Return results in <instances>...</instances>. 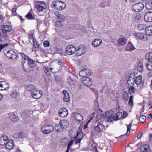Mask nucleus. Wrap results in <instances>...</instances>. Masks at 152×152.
Segmentation results:
<instances>
[{
    "instance_id": "5",
    "label": "nucleus",
    "mask_w": 152,
    "mask_h": 152,
    "mask_svg": "<svg viewBox=\"0 0 152 152\" xmlns=\"http://www.w3.org/2000/svg\"><path fill=\"white\" fill-rule=\"evenodd\" d=\"M54 130L53 127L51 125H44L41 128L42 132L45 134H49L53 131Z\"/></svg>"
},
{
    "instance_id": "28",
    "label": "nucleus",
    "mask_w": 152,
    "mask_h": 152,
    "mask_svg": "<svg viewBox=\"0 0 152 152\" xmlns=\"http://www.w3.org/2000/svg\"><path fill=\"white\" fill-rule=\"evenodd\" d=\"M145 34L148 36L152 35V26L146 27L145 30Z\"/></svg>"
},
{
    "instance_id": "9",
    "label": "nucleus",
    "mask_w": 152,
    "mask_h": 152,
    "mask_svg": "<svg viewBox=\"0 0 152 152\" xmlns=\"http://www.w3.org/2000/svg\"><path fill=\"white\" fill-rule=\"evenodd\" d=\"M35 7L37 8L38 10L42 11L46 8V6L45 3L40 1L37 2L35 4Z\"/></svg>"
},
{
    "instance_id": "23",
    "label": "nucleus",
    "mask_w": 152,
    "mask_h": 152,
    "mask_svg": "<svg viewBox=\"0 0 152 152\" xmlns=\"http://www.w3.org/2000/svg\"><path fill=\"white\" fill-rule=\"evenodd\" d=\"M102 41L99 39H94L92 42V45L94 47H97L102 43Z\"/></svg>"
},
{
    "instance_id": "64",
    "label": "nucleus",
    "mask_w": 152,
    "mask_h": 152,
    "mask_svg": "<svg viewBox=\"0 0 152 152\" xmlns=\"http://www.w3.org/2000/svg\"><path fill=\"white\" fill-rule=\"evenodd\" d=\"M101 118V115H96V121H98Z\"/></svg>"
},
{
    "instance_id": "19",
    "label": "nucleus",
    "mask_w": 152,
    "mask_h": 152,
    "mask_svg": "<svg viewBox=\"0 0 152 152\" xmlns=\"http://www.w3.org/2000/svg\"><path fill=\"white\" fill-rule=\"evenodd\" d=\"M59 123L63 130L65 129L69 125L68 121L66 120L63 119L59 121Z\"/></svg>"
},
{
    "instance_id": "8",
    "label": "nucleus",
    "mask_w": 152,
    "mask_h": 152,
    "mask_svg": "<svg viewBox=\"0 0 152 152\" xmlns=\"http://www.w3.org/2000/svg\"><path fill=\"white\" fill-rule=\"evenodd\" d=\"M135 78L136 76L134 73H131V74L127 81V83L128 86H133L135 83Z\"/></svg>"
},
{
    "instance_id": "32",
    "label": "nucleus",
    "mask_w": 152,
    "mask_h": 152,
    "mask_svg": "<svg viewBox=\"0 0 152 152\" xmlns=\"http://www.w3.org/2000/svg\"><path fill=\"white\" fill-rule=\"evenodd\" d=\"M142 77L141 75H139L135 78V84L138 85H140L142 82Z\"/></svg>"
},
{
    "instance_id": "39",
    "label": "nucleus",
    "mask_w": 152,
    "mask_h": 152,
    "mask_svg": "<svg viewBox=\"0 0 152 152\" xmlns=\"http://www.w3.org/2000/svg\"><path fill=\"white\" fill-rule=\"evenodd\" d=\"M133 86H128V87L129 88L128 93L130 94H132L135 92V88Z\"/></svg>"
},
{
    "instance_id": "53",
    "label": "nucleus",
    "mask_w": 152,
    "mask_h": 152,
    "mask_svg": "<svg viewBox=\"0 0 152 152\" xmlns=\"http://www.w3.org/2000/svg\"><path fill=\"white\" fill-rule=\"evenodd\" d=\"M23 136V134L21 133H18V134H15L13 137L14 138H20L22 137Z\"/></svg>"
},
{
    "instance_id": "49",
    "label": "nucleus",
    "mask_w": 152,
    "mask_h": 152,
    "mask_svg": "<svg viewBox=\"0 0 152 152\" xmlns=\"http://www.w3.org/2000/svg\"><path fill=\"white\" fill-rule=\"evenodd\" d=\"M8 45V44L6 43L5 44H0V51H1L3 49L5 50L7 47Z\"/></svg>"
},
{
    "instance_id": "31",
    "label": "nucleus",
    "mask_w": 152,
    "mask_h": 152,
    "mask_svg": "<svg viewBox=\"0 0 152 152\" xmlns=\"http://www.w3.org/2000/svg\"><path fill=\"white\" fill-rule=\"evenodd\" d=\"M126 39L125 38H121L118 40V44L119 45H124L125 44Z\"/></svg>"
},
{
    "instance_id": "37",
    "label": "nucleus",
    "mask_w": 152,
    "mask_h": 152,
    "mask_svg": "<svg viewBox=\"0 0 152 152\" xmlns=\"http://www.w3.org/2000/svg\"><path fill=\"white\" fill-rule=\"evenodd\" d=\"M137 70L140 72H142L143 69V64L142 62H139L137 65Z\"/></svg>"
},
{
    "instance_id": "14",
    "label": "nucleus",
    "mask_w": 152,
    "mask_h": 152,
    "mask_svg": "<svg viewBox=\"0 0 152 152\" xmlns=\"http://www.w3.org/2000/svg\"><path fill=\"white\" fill-rule=\"evenodd\" d=\"M10 87L9 84L4 82L2 81L0 82V90L3 91L8 89Z\"/></svg>"
},
{
    "instance_id": "41",
    "label": "nucleus",
    "mask_w": 152,
    "mask_h": 152,
    "mask_svg": "<svg viewBox=\"0 0 152 152\" xmlns=\"http://www.w3.org/2000/svg\"><path fill=\"white\" fill-rule=\"evenodd\" d=\"M152 54V52L148 53L145 56V58L149 62H152V57L151 55Z\"/></svg>"
},
{
    "instance_id": "47",
    "label": "nucleus",
    "mask_w": 152,
    "mask_h": 152,
    "mask_svg": "<svg viewBox=\"0 0 152 152\" xmlns=\"http://www.w3.org/2000/svg\"><path fill=\"white\" fill-rule=\"evenodd\" d=\"M33 42L34 46L36 48H38L39 47V43L35 39H33Z\"/></svg>"
},
{
    "instance_id": "56",
    "label": "nucleus",
    "mask_w": 152,
    "mask_h": 152,
    "mask_svg": "<svg viewBox=\"0 0 152 152\" xmlns=\"http://www.w3.org/2000/svg\"><path fill=\"white\" fill-rule=\"evenodd\" d=\"M59 6L58 10H62L65 8L66 7V5L65 4H64L62 5V6Z\"/></svg>"
},
{
    "instance_id": "45",
    "label": "nucleus",
    "mask_w": 152,
    "mask_h": 152,
    "mask_svg": "<svg viewBox=\"0 0 152 152\" xmlns=\"http://www.w3.org/2000/svg\"><path fill=\"white\" fill-rule=\"evenodd\" d=\"M26 60L25 59H22V66L23 68V69H24V70L26 72H29V69H28V67L26 68L25 67H24V64L26 63Z\"/></svg>"
},
{
    "instance_id": "18",
    "label": "nucleus",
    "mask_w": 152,
    "mask_h": 152,
    "mask_svg": "<svg viewBox=\"0 0 152 152\" xmlns=\"http://www.w3.org/2000/svg\"><path fill=\"white\" fill-rule=\"evenodd\" d=\"M145 20L147 22L152 21V12H147L144 17Z\"/></svg>"
},
{
    "instance_id": "35",
    "label": "nucleus",
    "mask_w": 152,
    "mask_h": 152,
    "mask_svg": "<svg viewBox=\"0 0 152 152\" xmlns=\"http://www.w3.org/2000/svg\"><path fill=\"white\" fill-rule=\"evenodd\" d=\"M37 88L34 87L33 85L29 84L27 87V90L29 91L32 92L36 90Z\"/></svg>"
},
{
    "instance_id": "33",
    "label": "nucleus",
    "mask_w": 152,
    "mask_h": 152,
    "mask_svg": "<svg viewBox=\"0 0 152 152\" xmlns=\"http://www.w3.org/2000/svg\"><path fill=\"white\" fill-rule=\"evenodd\" d=\"M67 83L70 86L74 85L75 84V80L71 77H69L67 79Z\"/></svg>"
},
{
    "instance_id": "58",
    "label": "nucleus",
    "mask_w": 152,
    "mask_h": 152,
    "mask_svg": "<svg viewBox=\"0 0 152 152\" xmlns=\"http://www.w3.org/2000/svg\"><path fill=\"white\" fill-rule=\"evenodd\" d=\"M43 45L45 47H47L49 46L50 43L48 41H45L44 42Z\"/></svg>"
},
{
    "instance_id": "4",
    "label": "nucleus",
    "mask_w": 152,
    "mask_h": 152,
    "mask_svg": "<svg viewBox=\"0 0 152 152\" xmlns=\"http://www.w3.org/2000/svg\"><path fill=\"white\" fill-rule=\"evenodd\" d=\"M104 122L105 121H100L98 123L97 125L95 127L94 129L96 133H101L102 129H106V128L104 124Z\"/></svg>"
},
{
    "instance_id": "11",
    "label": "nucleus",
    "mask_w": 152,
    "mask_h": 152,
    "mask_svg": "<svg viewBox=\"0 0 152 152\" xmlns=\"http://www.w3.org/2000/svg\"><path fill=\"white\" fill-rule=\"evenodd\" d=\"M68 114L67 110L65 108H62L60 109L58 111L59 115L62 118H65L66 117Z\"/></svg>"
},
{
    "instance_id": "61",
    "label": "nucleus",
    "mask_w": 152,
    "mask_h": 152,
    "mask_svg": "<svg viewBox=\"0 0 152 152\" xmlns=\"http://www.w3.org/2000/svg\"><path fill=\"white\" fill-rule=\"evenodd\" d=\"M17 9L15 8H13L12 9V12L14 15H16L17 14L16 11Z\"/></svg>"
},
{
    "instance_id": "52",
    "label": "nucleus",
    "mask_w": 152,
    "mask_h": 152,
    "mask_svg": "<svg viewBox=\"0 0 152 152\" xmlns=\"http://www.w3.org/2000/svg\"><path fill=\"white\" fill-rule=\"evenodd\" d=\"M26 17L28 19L32 20L34 18V17L33 16L32 14L30 12H28L26 15Z\"/></svg>"
},
{
    "instance_id": "62",
    "label": "nucleus",
    "mask_w": 152,
    "mask_h": 152,
    "mask_svg": "<svg viewBox=\"0 0 152 152\" xmlns=\"http://www.w3.org/2000/svg\"><path fill=\"white\" fill-rule=\"evenodd\" d=\"M29 38L30 39H33V34L32 33H30L28 34Z\"/></svg>"
},
{
    "instance_id": "7",
    "label": "nucleus",
    "mask_w": 152,
    "mask_h": 152,
    "mask_svg": "<svg viewBox=\"0 0 152 152\" xmlns=\"http://www.w3.org/2000/svg\"><path fill=\"white\" fill-rule=\"evenodd\" d=\"M91 72L90 70L86 68H84L82 69L79 73V75L83 78L86 77L91 75Z\"/></svg>"
},
{
    "instance_id": "34",
    "label": "nucleus",
    "mask_w": 152,
    "mask_h": 152,
    "mask_svg": "<svg viewBox=\"0 0 152 152\" xmlns=\"http://www.w3.org/2000/svg\"><path fill=\"white\" fill-rule=\"evenodd\" d=\"M19 93L16 90H13L12 92L11 96L12 98H16L19 96Z\"/></svg>"
},
{
    "instance_id": "16",
    "label": "nucleus",
    "mask_w": 152,
    "mask_h": 152,
    "mask_svg": "<svg viewBox=\"0 0 152 152\" xmlns=\"http://www.w3.org/2000/svg\"><path fill=\"white\" fill-rule=\"evenodd\" d=\"M140 150L141 152H150L151 149L148 144H145L141 146Z\"/></svg>"
},
{
    "instance_id": "30",
    "label": "nucleus",
    "mask_w": 152,
    "mask_h": 152,
    "mask_svg": "<svg viewBox=\"0 0 152 152\" xmlns=\"http://www.w3.org/2000/svg\"><path fill=\"white\" fill-rule=\"evenodd\" d=\"M123 114L121 112H118L116 113L115 114H114V121H117L118 119L122 118Z\"/></svg>"
},
{
    "instance_id": "59",
    "label": "nucleus",
    "mask_w": 152,
    "mask_h": 152,
    "mask_svg": "<svg viewBox=\"0 0 152 152\" xmlns=\"http://www.w3.org/2000/svg\"><path fill=\"white\" fill-rule=\"evenodd\" d=\"M78 136V134H77L76 136V138H77V139L75 140V143L76 144L78 143H80L82 138H79L77 137Z\"/></svg>"
},
{
    "instance_id": "2",
    "label": "nucleus",
    "mask_w": 152,
    "mask_h": 152,
    "mask_svg": "<svg viewBox=\"0 0 152 152\" xmlns=\"http://www.w3.org/2000/svg\"><path fill=\"white\" fill-rule=\"evenodd\" d=\"M3 52L6 56L9 58L15 60H17L18 58L17 54L12 50H4Z\"/></svg>"
},
{
    "instance_id": "20",
    "label": "nucleus",
    "mask_w": 152,
    "mask_h": 152,
    "mask_svg": "<svg viewBox=\"0 0 152 152\" xmlns=\"http://www.w3.org/2000/svg\"><path fill=\"white\" fill-rule=\"evenodd\" d=\"M8 140L9 139L7 136L5 135H2L0 137V145H5Z\"/></svg>"
},
{
    "instance_id": "1",
    "label": "nucleus",
    "mask_w": 152,
    "mask_h": 152,
    "mask_svg": "<svg viewBox=\"0 0 152 152\" xmlns=\"http://www.w3.org/2000/svg\"><path fill=\"white\" fill-rule=\"evenodd\" d=\"M12 29L11 26L7 25H2L0 26V39L1 42H4L7 36V33L10 32Z\"/></svg>"
},
{
    "instance_id": "63",
    "label": "nucleus",
    "mask_w": 152,
    "mask_h": 152,
    "mask_svg": "<svg viewBox=\"0 0 152 152\" xmlns=\"http://www.w3.org/2000/svg\"><path fill=\"white\" fill-rule=\"evenodd\" d=\"M73 143V141L72 140H71L70 141L69 143L68 144L67 147L70 148V147L72 145Z\"/></svg>"
},
{
    "instance_id": "13",
    "label": "nucleus",
    "mask_w": 152,
    "mask_h": 152,
    "mask_svg": "<svg viewBox=\"0 0 152 152\" xmlns=\"http://www.w3.org/2000/svg\"><path fill=\"white\" fill-rule=\"evenodd\" d=\"M54 14L57 18L58 21L62 22L64 20L65 18L64 15L63 14L60 13L58 11H56L54 13Z\"/></svg>"
},
{
    "instance_id": "29",
    "label": "nucleus",
    "mask_w": 152,
    "mask_h": 152,
    "mask_svg": "<svg viewBox=\"0 0 152 152\" xmlns=\"http://www.w3.org/2000/svg\"><path fill=\"white\" fill-rule=\"evenodd\" d=\"M55 129L56 132L59 133L62 132L64 130L63 129L61 126L60 123L56 124L55 127Z\"/></svg>"
},
{
    "instance_id": "42",
    "label": "nucleus",
    "mask_w": 152,
    "mask_h": 152,
    "mask_svg": "<svg viewBox=\"0 0 152 152\" xmlns=\"http://www.w3.org/2000/svg\"><path fill=\"white\" fill-rule=\"evenodd\" d=\"M75 119L77 121H80V119H83V117L81 115L78 113H76L75 115Z\"/></svg>"
},
{
    "instance_id": "44",
    "label": "nucleus",
    "mask_w": 152,
    "mask_h": 152,
    "mask_svg": "<svg viewBox=\"0 0 152 152\" xmlns=\"http://www.w3.org/2000/svg\"><path fill=\"white\" fill-rule=\"evenodd\" d=\"M145 7L148 10H151L152 9V1H149L146 3L145 5Z\"/></svg>"
},
{
    "instance_id": "26",
    "label": "nucleus",
    "mask_w": 152,
    "mask_h": 152,
    "mask_svg": "<svg viewBox=\"0 0 152 152\" xmlns=\"http://www.w3.org/2000/svg\"><path fill=\"white\" fill-rule=\"evenodd\" d=\"M63 93L64 95L63 98L64 101L67 102L69 101L70 100V97L68 93L65 90L63 91Z\"/></svg>"
},
{
    "instance_id": "10",
    "label": "nucleus",
    "mask_w": 152,
    "mask_h": 152,
    "mask_svg": "<svg viewBox=\"0 0 152 152\" xmlns=\"http://www.w3.org/2000/svg\"><path fill=\"white\" fill-rule=\"evenodd\" d=\"M82 83L86 86L89 87L92 85V80L90 78L87 77L83 78Z\"/></svg>"
},
{
    "instance_id": "6",
    "label": "nucleus",
    "mask_w": 152,
    "mask_h": 152,
    "mask_svg": "<svg viewBox=\"0 0 152 152\" xmlns=\"http://www.w3.org/2000/svg\"><path fill=\"white\" fill-rule=\"evenodd\" d=\"M144 7V5L142 3L140 2L134 4L132 6L134 10L136 12L141 11Z\"/></svg>"
},
{
    "instance_id": "21",
    "label": "nucleus",
    "mask_w": 152,
    "mask_h": 152,
    "mask_svg": "<svg viewBox=\"0 0 152 152\" xmlns=\"http://www.w3.org/2000/svg\"><path fill=\"white\" fill-rule=\"evenodd\" d=\"M135 37L137 40H144V34L142 33H137L135 34Z\"/></svg>"
},
{
    "instance_id": "3",
    "label": "nucleus",
    "mask_w": 152,
    "mask_h": 152,
    "mask_svg": "<svg viewBox=\"0 0 152 152\" xmlns=\"http://www.w3.org/2000/svg\"><path fill=\"white\" fill-rule=\"evenodd\" d=\"M114 112L111 110L107 111L103 113L102 116L104 118H108L107 121L108 122H111L114 120Z\"/></svg>"
},
{
    "instance_id": "55",
    "label": "nucleus",
    "mask_w": 152,
    "mask_h": 152,
    "mask_svg": "<svg viewBox=\"0 0 152 152\" xmlns=\"http://www.w3.org/2000/svg\"><path fill=\"white\" fill-rule=\"evenodd\" d=\"M146 66L149 70H152V64H146Z\"/></svg>"
},
{
    "instance_id": "50",
    "label": "nucleus",
    "mask_w": 152,
    "mask_h": 152,
    "mask_svg": "<svg viewBox=\"0 0 152 152\" xmlns=\"http://www.w3.org/2000/svg\"><path fill=\"white\" fill-rule=\"evenodd\" d=\"M132 122H131L127 126V131L126 133V135H129L130 132V131L131 130V128L132 125Z\"/></svg>"
},
{
    "instance_id": "12",
    "label": "nucleus",
    "mask_w": 152,
    "mask_h": 152,
    "mask_svg": "<svg viewBox=\"0 0 152 152\" xmlns=\"http://www.w3.org/2000/svg\"><path fill=\"white\" fill-rule=\"evenodd\" d=\"M77 50L76 51L77 56H81L86 51L85 47L83 45H81L77 48Z\"/></svg>"
},
{
    "instance_id": "40",
    "label": "nucleus",
    "mask_w": 152,
    "mask_h": 152,
    "mask_svg": "<svg viewBox=\"0 0 152 152\" xmlns=\"http://www.w3.org/2000/svg\"><path fill=\"white\" fill-rule=\"evenodd\" d=\"M147 26L145 24H141L138 25V28L140 31L146 29Z\"/></svg>"
},
{
    "instance_id": "54",
    "label": "nucleus",
    "mask_w": 152,
    "mask_h": 152,
    "mask_svg": "<svg viewBox=\"0 0 152 152\" xmlns=\"http://www.w3.org/2000/svg\"><path fill=\"white\" fill-rule=\"evenodd\" d=\"M4 17L2 15H0V24L4 23Z\"/></svg>"
},
{
    "instance_id": "24",
    "label": "nucleus",
    "mask_w": 152,
    "mask_h": 152,
    "mask_svg": "<svg viewBox=\"0 0 152 152\" xmlns=\"http://www.w3.org/2000/svg\"><path fill=\"white\" fill-rule=\"evenodd\" d=\"M6 147L7 149H11L14 147L13 141L12 140L8 141L6 143Z\"/></svg>"
},
{
    "instance_id": "38",
    "label": "nucleus",
    "mask_w": 152,
    "mask_h": 152,
    "mask_svg": "<svg viewBox=\"0 0 152 152\" xmlns=\"http://www.w3.org/2000/svg\"><path fill=\"white\" fill-rule=\"evenodd\" d=\"M134 47L131 42H129L128 43L127 46L126 47L127 50H134Z\"/></svg>"
},
{
    "instance_id": "27",
    "label": "nucleus",
    "mask_w": 152,
    "mask_h": 152,
    "mask_svg": "<svg viewBox=\"0 0 152 152\" xmlns=\"http://www.w3.org/2000/svg\"><path fill=\"white\" fill-rule=\"evenodd\" d=\"M59 1H52V3L51 5V7L56 10H58V8L59 5Z\"/></svg>"
},
{
    "instance_id": "48",
    "label": "nucleus",
    "mask_w": 152,
    "mask_h": 152,
    "mask_svg": "<svg viewBox=\"0 0 152 152\" xmlns=\"http://www.w3.org/2000/svg\"><path fill=\"white\" fill-rule=\"evenodd\" d=\"M44 68H45V69H44L45 72L46 74L47 75H49L50 74L49 70L51 72V71L53 69V68H50L49 69L48 67H45Z\"/></svg>"
},
{
    "instance_id": "51",
    "label": "nucleus",
    "mask_w": 152,
    "mask_h": 152,
    "mask_svg": "<svg viewBox=\"0 0 152 152\" xmlns=\"http://www.w3.org/2000/svg\"><path fill=\"white\" fill-rule=\"evenodd\" d=\"M133 98L134 96L133 95L131 96H130L129 100L128 102V104L129 105L132 106L133 105Z\"/></svg>"
},
{
    "instance_id": "22",
    "label": "nucleus",
    "mask_w": 152,
    "mask_h": 152,
    "mask_svg": "<svg viewBox=\"0 0 152 152\" xmlns=\"http://www.w3.org/2000/svg\"><path fill=\"white\" fill-rule=\"evenodd\" d=\"M28 61L27 65L28 66V68H29L30 67L33 68L36 66L37 64L32 59H31L29 58H28Z\"/></svg>"
},
{
    "instance_id": "15",
    "label": "nucleus",
    "mask_w": 152,
    "mask_h": 152,
    "mask_svg": "<svg viewBox=\"0 0 152 152\" xmlns=\"http://www.w3.org/2000/svg\"><path fill=\"white\" fill-rule=\"evenodd\" d=\"M76 50L75 47L72 45L68 46L66 48V53L69 55L73 54Z\"/></svg>"
},
{
    "instance_id": "43",
    "label": "nucleus",
    "mask_w": 152,
    "mask_h": 152,
    "mask_svg": "<svg viewBox=\"0 0 152 152\" xmlns=\"http://www.w3.org/2000/svg\"><path fill=\"white\" fill-rule=\"evenodd\" d=\"M110 3L108 1H104L101 3L100 5V6L102 8H104L106 6L109 7Z\"/></svg>"
},
{
    "instance_id": "60",
    "label": "nucleus",
    "mask_w": 152,
    "mask_h": 152,
    "mask_svg": "<svg viewBox=\"0 0 152 152\" xmlns=\"http://www.w3.org/2000/svg\"><path fill=\"white\" fill-rule=\"evenodd\" d=\"M61 22L59 21H56L55 23V25L56 26L57 28L60 27L61 26V25L60 24V23H61Z\"/></svg>"
},
{
    "instance_id": "17",
    "label": "nucleus",
    "mask_w": 152,
    "mask_h": 152,
    "mask_svg": "<svg viewBox=\"0 0 152 152\" xmlns=\"http://www.w3.org/2000/svg\"><path fill=\"white\" fill-rule=\"evenodd\" d=\"M31 95L33 98L36 99L39 98L42 96L40 91L37 89L31 92Z\"/></svg>"
},
{
    "instance_id": "46",
    "label": "nucleus",
    "mask_w": 152,
    "mask_h": 152,
    "mask_svg": "<svg viewBox=\"0 0 152 152\" xmlns=\"http://www.w3.org/2000/svg\"><path fill=\"white\" fill-rule=\"evenodd\" d=\"M146 120V117L145 115H142L140 116L139 121L142 123H144Z\"/></svg>"
},
{
    "instance_id": "25",
    "label": "nucleus",
    "mask_w": 152,
    "mask_h": 152,
    "mask_svg": "<svg viewBox=\"0 0 152 152\" xmlns=\"http://www.w3.org/2000/svg\"><path fill=\"white\" fill-rule=\"evenodd\" d=\"M9 118L13 122L17 121L18 120V118L15 115L14 113H11L9 114Z\"/></svg>"
},
{
    "instance_id": "36",
    "label": "nucleus",
    "mask_w": 152,
    "mask_h": 152,
    "mask_svg": "<svg viewBox=\"0 0 152 152\" xmlns=\"http://www.w3.org/2000/svg\"><path fill=\"white\" fill-rule=\"evenodd\" d=\"M122 97L124 102H127L129 98L128 93L126 91L124 92L122 95Z\"/></svg>"
},
{
    "instance_id": "57",
    "label": "nucleus",
    "mask_w": 152,
    "mask_h": 152,
    "mask_svg": "<svg viewBox=\"0 0 152 152\" xmlns=\"http://www.w3.org/2000/svg\"><path fill=\"white\" fill-rule=\"evenodd\" d=\"M20 54L23 58L22 59L27 60L28 58H29L23 53H20Z\"/></svg>"
}]
</instances>
